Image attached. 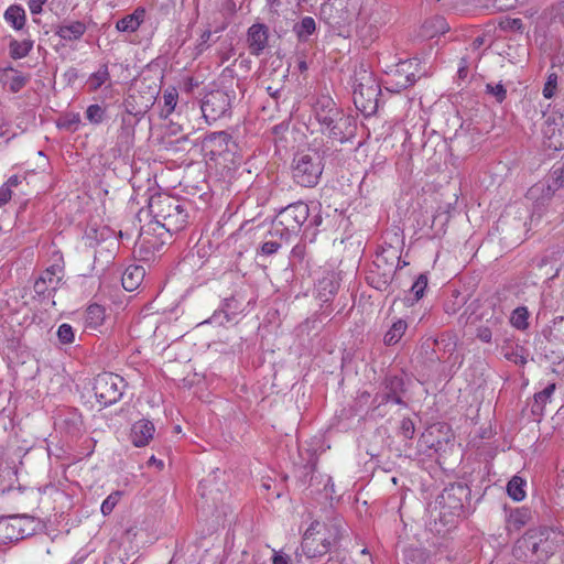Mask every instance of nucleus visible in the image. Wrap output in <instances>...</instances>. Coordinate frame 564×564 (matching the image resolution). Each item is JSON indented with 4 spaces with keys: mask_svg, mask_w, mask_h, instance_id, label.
Instances as JSON below:
<instances>
[{
    "mask_svg": "<svg viewBox=\"0 0 564 564\" xmlns=\"http://www.w3.org/2000/svg\"><path fill=\"white\" fill-rule=\"evenodd\" d=\"M145 17L143 8H137L133 13L126 15L116 23L120 32H134L139 29Z\"/></svg>",
    "mask_w": 564,
    "mask_h": 564,
    "instance_id": "obj_20",
    "label": "nucleus"
},
{
    "mask_svg": "<svg viewBox=\"0 0 564 564\" xmlns=\"http://www.w3.org/2000/svg\"><path fill=\"white\" fill-rule=\"evenodd\" d=\"M124 387V380L119 375L112 372L99 373L94 381L96 400L101 406L111 405L121 399Z\"/></svg>",
    "mask_w": 564,
    "mask_h": 564,
    "instance_id": "obj_7",
    "label": "nucleus"
},
{
    "mask_svg": "<svg viewBox=\"0 0 564 564\" xmlns=\"http://www.w3.org/2000/svg\"><path fill=\"white\" fill-rule=\"evenodd\" d=\"M338 284L333 275H326L321 279L316 285V297L323 302H329L336 294Z\"/></svg>",
    "mask_w": 564,
    "mask_h": 564,
    "instance_id": "obj_21",
    "label": "nucleus"
},
{
    "mask_svg": "<svg viewBox=\"0 0 564 564\" xmlns=\"http://www.w3.org/2000/svg\"><path fill=\"white\" fill-rule=\"evenodd\" d=\"M26 82H28L26 77L18 75L12 78V80L10 83V89L12 91H19L22 87L25 86Z\"/></svg>",
    "mask_w": 564,
    "mask_h": 564,
    "instance_id": "obj_45",
    "label": "nucleus"
},
{
    "mask_svg": "<svg viewBox=\"0 0 564 564\" xmlns=\"http://www.w3.org/2000/svg\"><path fill=\"white\" fill-rule=\"evenodd\" d=\"M549 340L564 345V317H560L553 322L549 332Z\"/></svg>",
    "mask_w": 564,
    "mask_h": 564,
    "instance_id": "obj_31",
    "label": "nucleus"
},
{
    "mask_svg": "<svg viewBox=\"0 0 564 564\" xmlns=\"http://www.w3.org/2000/svg\"><path fill=\"white\" fill-rule=\"evenodd\" d=\"M524 487L525 480L519 476H513L507 485V492L514 501H521L525 498Z\"/></svg>",
    "mask_w": 564,
    "mask_h": 564,
    "instance_id": "obj_27",
    "label": "nucleus"
},
{
    "mask_svg": "<svg viewBox=\"0 0 564 564\" xmlns=\"http://www.w3.org/2000/svg\"><path fill=\"white\" fill-rule=\"evenodd\" d=\"M145 275V270L141 265H130L122 274V286L124 290L132 292L139 288Z\"/></svg>",
    "mask_w": 564,
    "mask_h": 564,
    "instance_id": "obj_19",
    "label": "nucleus"
},
{
    "mask_svg": "<svg viewBox=\"0 0 564 564\" xmlns=\"http://www.w3.org/2000/svg\"><path fill=\"white\" fill-rule=\"evenodd\" d=\"M230 96L224 90L208 93L202 102V112L207 121H216L230 108Z\"/></svg>",
    "mask_w": 564,
    "mask_h": 564,
    "instance_id": "obj_11",
    "label": "nucleus"
},
{
    "mask_svg": "<svg viewBox=\"0 0 564 564\" xmlns=\"http://www.w3.org/2000/svg\"><path fill=\"white\" fill-rule=\"evenodd\" d=\"M32 48L30 42H17L13 41L10 45V54L13 58H22L29 54Z\"/></svg>",
    "mask_w": 564,
    "mask_h": 564,
    "instance_id": "obj_33",
    "label": "nucleus"
},
{
    "mask_svg": "<svg viewBox=\"0 0 564 564\" xmlns=\"http://www.w3.org/2000/svg\"><path fill=\"white\" fill-rule=\"evenodd\" d=\"M310 208L306 204L297 202L281 209L275 217V227H282L281 234H296L307 220Z\"/></svg>",
    "mask_w": 564,
    "mask_h": 564,
    "instance_id": "obj_10",
    "label": "nucleus"
},
{
    "mask_svg": "<svg viewBox=\"0 0 564 564\" xmlns=\"http://www.w3.org/2000/svg\"><path fill=\"white\" fill-rule=\"evenodd\" d=\"M341 534L340 519H330L327 522L314 521L303 535L302 551L310 558L323 556L340 540Z\"/></svg>",
    "mask_w": 564,
    "mask_h": 564,
    "instance_id": "obj_1",
    "label": "nucleus"
},
{
    "mask_svg": "<svg viewBox=\"0 0 564 564\" xmlns=\"http://www.w3.org/2000/svg\"><path fill=\"white\" fill-rule=\"evenodd\" d=\"M544 135L549 139V147L555 150L564 148V117L547 118Z\"/></svg>",
    "mask_w": 564,
    "mask_h": 564,
    "instance_id": "obj_13",
    "label": "nucleus"
},
{
    "mask_svg": "<svg viewBox=\"0 0 564 564\" xmlns=\"http://www.w3.org/2000/svg\"><path fill=\"white\" fill-rule=\"evenodd\" d=\"M121 491H115L112 494H110L105 500L104 502L101 503V513L104 516H108L112 512V510L115 509V507L117 506V503L119 502L120 498H121Z\"/></svg>",
    "mask_w": 564,
    "mask_h": 564,
    "instance_id": "obj_36",
    "label": "nucleus"
},
{
    "mask_svg": "<svg viewBox=\"0 0 564 564\" xmlns=\"http://www.w3.org/2000/svg\"><path fill=\"white\" fill-rule=\"evenodd\" d=\"M448 31V25L443 17H434L426 20L422 25V35L425 37H434Z\"/></svg>",
    "mask_w": 564,
    "mask_h": 564,
    "instance_id": "obj_23",
    "label": "nucleus"
},
{
    "mask_svg": "<svg viewBox=\"0 0 564 564\" xmlns=\"http://www.w3.org/2000/svg\"><path fill=\"white\" fill-rule=\"evenodd\" d=\"M406 327V323L402 319L394 322L384 335V344L389 346L397 344L404 335Z\"/></svg>",
    "mask_w": 564,
    "mask_h": 564,
    "instance_id": "obj_28",
    "label": "nucleus"
},
{
    "mask_svg": "<svg viewBox=\"0 0 564 564\" xmlns=\"http://www.w3.org/2000/svg\"><path fill=\"white\" fill-rule=\"evenodd\" d=\"M379 84L375 76L360 69L356 73V84L354 87V104L362 113L369 116L375 113L378 108Z\"/></svg>",
    "mask_w": 564,
    "mask_h": 564,
    "instance_id": "obj_5",
    "label": "nucleus"
},
{
    "mask_svg": "<svg viewBox=\"0 0 564 564\" xmlns=\"http://www.w3.org/2000/svg\"><path fill=\"white\" fill-rule=\"evenodd\" d=\"M555 390V384H549L544 390L534 394V403L532 405V413L541 415L545 404L549 402L551 395Z\"/></svg>",
    "mask_w": 564,
    "mask_h": 564,
    "instance_id": "obj_26",
    "label": "nucleus"
},
{
    "mask_svg": "<svg viewBox=\"0 0 564 564\" xmlns=\"http://www.w3.org/2000/svg\"><path fill=\"white\" fill-rule=\"evenodd\" d=\"M4 18L14 29L20 30L25 22V12L18 6H11L7 9Z\"/></svg>",
    "mask_w": 564,
    "mask_h": 564,
    "instance_id": "obj_29",
    "label": "nucleus"
},
{
    "mask_svg": "<svg viewBox=\"0 0 564 564\" xmlns=\"http://www.w3.org/2000/svg\"><path fill=\"white\" fill-rule=\"evenodd\" d=\"M155 429L152 422L148 420H140L132 425L131 441L134 446H145L153 437Z\"/></svg>",
    "mask_w": 564,
    "mask_h": 564,
    "instance_id": "obj_17",
    "label": "nucleus"
},
{
    "mask_svg": "<svg viewBox=\"0 0 564 564\" xmlns=\"http://www.w3.org/2000/svg\"><path fill=\"white\" fill-rule=\"evenodd\" d=\"M57 338L62 344H72L75 339L73 327L69 324H62L57 329Z\"/></svg>",
    "mask_w": 564,
    "mask_h": 564,
    "instance_id": "obj_37",
    "label": "nucleus"
},
{
    "mask_svg": "<svg viewBox=\"0 0 564 564\" xmlns=\"http://www.w3.org/2000/svg\"><path fill=\"white\" fill-rule=\"evenodd\" d=\"M388 261V260H391L390 264L393 265L394 264V261L399 262L400 260V256L398 254V251L395 249H393L392 247L388 248V249H383L381 251V253H379L377 256V261Z\"/></svg>",
    "mask_w": 564,
    "mask_h": 564,
    "instance_id": "obj_43",
    "label": "nucleus"
},
{
    "mask_svg": "<svg viewBox=\"0 0 564 564\" xmlns=\"http://www.w3.org/2000/svg\"><path fill=\"white\" fill-rule=\"evenodd\" d=\"M466 73H467V70H466V68H465V67H460V68L458 69V74H459V76H460V77L466 76Z\"/></svg>",
    "mask_w": 564,
    "mask_h": 564,
    "instance_id": "obj_56",
    "label": "nucleus"
},
{
    "mask_svg": "<svg viewBox=\"0 0 564 564\" xmlns=\"http://www.w3.org/2000/svg\"><path fill=\"white\" fill-rule=\"evenodd\" d=\"M509 24L513 30H520L522 28V21L520 19H513L509 22Z\"/></svg>",
    "mask_w": 564,
    "mask_h": 564,
    "instance_id": "obj_53",
    "label": "nucleus"
},
{
    "mask_svg": "<svg viewBox=\"0 0 564 564\" xmlns=\"http://www.w3.org/2000/svg\"><path fill=\"white\" fill-rule=\"evenodd\" d=\"M12 197V189L9 186L2 185L0 187V207L6 205Z\"/></svg>",
    "mask_w": 564,
    "mask_h": 564,
    "instance_id": "obj_48",
    "label": "nucleus"
},
{
    "mask_svg": "<svg viewBox=\"0 0 564 564\" xmlns=\"http://www.w3.org/2000/svg\"><path fill=\"white\" fill-rule=\"evenodd\" d=\"M533 513L528 507H519L506 511V530L509 533L520 531L524 525L531 522Z\"/></svg>",
    "mask_w": 564,
    "mask_h": 564,
    "instance_id": "obj_15",
    "label": "nucleus"
},
{
    "mask_svg": "<svg viewBox=\"0 0 564 564\" xmlns=\"http://www.w3.org/2000/svg\"><path fill=\"white\" fill-rule=\"evenodd\" d=\"M528 310L525 307H517L511 316V323L519 329H523L528 325Z\"/></svg>",
    "mask_w": 564,
    "mask_h": 564,
    "instance_id": "obj_34",
    "label": "nucleus"
},
{
    "mask_svg": "<svg viewBox=\"0 0 564 564\" xmlns=\"http://www.w3.org/2000/svg\"><path fill=\"white\" fill-rule=\"evenodd\" d=\"M64 276V268L59 263L48 267L34 282V292L37 295H45L55 291Z\"/></svg>",
    "mask_w": 564,
    "mask_h": 564,
    "instance_id": "obj_12",
    "label": "nucleus"
},
{
    "mask_svg": "<svg viewBox=\"0 0 564 564\" xmlns=\"http://www.w3.org/2000/svg\"><path fill=\"white\" fill-rule=\"evenodd\" d=\"M279 248L280 243L275 241H267L261 246V251L262 253L270 256L275 253L279 250Z\"/></svg>",
    "mask_w": 564,
    "mask_h": 564,
    "instance_id": "obj_47",
    "label": "nucleus"
},
{
    "mask_svg": "<svg viewBox=\"0 0 564 564\" xmlns=\"http://www.w3.org/2000/svg\"><path fill=\"white\" fill-rule=\"evenodd\" d=\"M386 399H387V401H392V402L398 403V404L402 403L401 398L398 397L397 394H387Z\"/></svg>",
    "mask_w": 564,
    "mask_h": 564,
    "instance_id": "obj_54",
    "label": "nucleus"
},
{
    "mask_svg": "<svg viewBox=\"0 0 564 564\" xmlns=\"http://www.w3.org/2000/svg\"><path fill=\"white\" fill-rule=\"evenodd\" d=\"M486 90L488 94L495 96L497 101L502 102L506 99L507 90L501 84H487Z\"/></svg>",
    "mask_w": 564,
    "mask_h": 564,
    "instance_id": "obj_42",
    "label": "nucleus"
},
{
    "mask_svg": "<svg viewBox=\"0 0 564 564\" xmlns=\"http://www.w3.org/2000/svg\"><path fill=\"white\" fill-rule=\"evenodd\" d=\"M267 4L272 12L278 13L284 7V1L283 0H267Z\"/></svg>",
    "mask_w": 564,
    "mask_h": 564,
    "instance_id": "obj_50",
    "label": "nucleus"
},
{
    "mask_svg": "<svg viewBox=\"0 0 564 564\" xmlns=\"http://www.w3.org/2000/svg\"><path fill=\"white\" fill-rule=\"evenodd\" d=\"M86 118L91 123H99L104 119V109L99 105H90L87 108Z\"/></svg>",
    "mask_w": 564,
    "mask_h": 564,
    "instance_id": "obj_40",
    "label": "nucleus"
},
{
    "mask_svg": "<svg viewBox=\"0 0 564 564\" xmlns=\"http://www.w3.org/2000/svg\"><path fill=\"white\" fill-rule=\"evenodd\" d=\"M316 29V24L313 18L305 17L301 23L295 25V32L300 39H307Z\"/></svg>",
    "mask_w": 564,
    "mask_h": 564,
    "instance_id": "obj_32",
    "label": "nucleus"
},
{
    "mask_svg": "<svg viewBox=\"0 0 564 564\" xmlns=\"http://www.w3.org/2000/svg\"><path fill=\"white\" fill-rule=\"evenodd\" d=\"M20 184V180L18 176H11L7 183L4 184V186H9V188L11 189L12 187L14 186H18Z\"/></svg>",
    "mask_w": 564,
    "mask_h": 564,
    "instance_id": "obj_52",
    "label": "nucleus"
},
{
    "mask_svg": "<svg viewBox=\"0 0 564 564\" xmlns=\"http://www.w3.org/2000/svg\"><path fill=\"white\" fill-rule=\"evenodd\" d=\"M550 531L545 527L530 529L523 536L517 540L512 554L519 561H538L544 560L549 556Z\"/></svg>",
    "mask_w": 564,
    "mask_h": 564,
    "instance_id": "obj_4",
    "label": "nucleus"
},
{
    "mask_svg": "<svg viewBox=\"0 0 564 564\" xmlns=\"http://www.w3.org/2000/svg\"><path fill=\"white\" fill-rule=\"evenodd\" d=\"M109 79H110V75H109L108 67H107V65H102L98 68V70H96L95 73H93L89 76V78L87 80V85L90 90H97L104 84L109 82Z\"/></svg>",
    "mask_w": 564,
    "mask_h": 564,
    "instance_id": "obj_30",
    "label": "nucleus"
},
{
    "mask_svg": "<svg viewBox=\"0 0 564 564\" xmlns=\"http://www.w3.org/2000/svg\"><path fill=\"white\" fill-rule=\"evenodd\" d=\"M289 562H290L289 555H286L282 552L273 551L272 564H289Z\"/></svg>",
    "mask_w": 564,
    "mask_h": 564,
    "instance_id": "obj_49",
    "label": "nucleus"
},
{
    "mask_svg": "<svg viewBox=\"0 0 564 564\" xmlns=\"http://www.w3.org/2000/svg\"><path fill=\"white\" fill-rule=\"evenodd\" d=\"M156 465L159 468H163V462L162 460H158L154 456L150 457L149 459V465Z\"/></svg>",
    "mask_w": 564,
    "mask_h": 564,
    "instance_id": "obj_55",
    "label": "nucleus"
},
{
    "mask_svg": "<svg viewBox=\"0 0 564 564\" xmlns=\"http://www.w3.org/2000/svg\"><path fill=\"white\" fill-rule=\"evenodd\" d=\"M562 188H564V170L558 167L553 170L544 181L531 186L527 196L538 205L543 206Z\"/></svg>",
    "mask_w": 564,
    "mask_h": 564,
    "instance_id": "obj_9",
    "label": "nucleus"
},
{
    "mask_svg": "<svg viewBox=\"0 0 564 564\" xmlns=\"http://www.w3.org/2000/svg\"><path fill=\"white\" fill-rule=\"evenodd\" d=\"M293 178L305 187L317 184L323 172L322 158L316 151L300 152L293 159Z\"/></svg>",
    "mask_w": 564,
    "mask_h": 564,
    "instance_id": "obj_6",
    "label": "nucleus"
},
{
    "mask_svg": "<svg viewBox=\"0 0 564 564\" xmlns=\"http://www.w3.org/2000/svg\"><path fill=\"white\" fill-rule=\"evenodd\" d=\"M105 308L98 304L88 306L85 315V326L88 329L97 330L105 322Z\"/></svg>",
    "mask_w": 564,
    "mask_h": 564,
    "instance_id": "obj_22",
    "label": "nucleus"
},
{
    "mask_svg": "<svg viewBox=\"0 0 564 564\" xmlns=\"http://www.w3.org/2000/svg\"><path fill=\"white\" fill-rule=\"evenodd\" d=\"M230 135L225 131L213 132L206 137L205 142L207 147L212 148V152L221 153L228 149Z\"/></svg>",
    "mask_w": 564,
    "mask_h": 564,
    "instance_id": "obj_24",
    "label": "nucleus"
},
{
    "mask_svg": "<svg viewBox=\"0 0 564 564\" xmlns=\"http://www.w3.org/2000/svg\"><path fill=\"white\" fill-rule=\"evenodd\" d=\"M269 30L264 24L257 23L249 28L247 42L249 52L259 55L268 45Z\"/></svg>",
    "mask_w": 564,
    "mask_h": 564,
    "instance_id": "obj_14",
    "label": "nucleus"
},
{
    "mask_svg": "<svg viewBox=\"0 0 564 564\" xmlns=\"http://www.w3.org/2000/svg\"><path fill=\"white\" fill-rule=\"evenodd\" d=\"M500 323V317L496 316L492 321H490L491 326H480L477 329V337L484 343H490L492 337V326H496Z\"/></svg>",
    "mask_w": 564,
    "mask_h": 564,
    "instance_id": "obj_38",
    "label": "nucleus"
},
{
    "mask_svg": "<svg viewBox=\"0 0 564 564\" xmlns=\"http://www.w3.org/2000/svg\"><path fill=\"white\" fill-rule=\"evenodd\" d=\"M556 85H557V76L555 74L549 75L547 80L543 88V96L547 99L552 98L554 96Z\"/></svg>",
    "mask_w": 564,
    "mask_h": 564,
    "instance_id": "obj_44",
    "label": "nucleus"
},
{
    "mask_svg": "<svg viewBox=\"0 0 564 564\" xmlns=\"http://www.w3.org/2000/svg\"><path fill=\"white\" fill-rule=\"evenodd\" d=\"M210 42H214L213 40V32L210 30H205L196 43V52L197 54H202L210 44Z\"/></svg>",
    "mask_w": 564,
    "mask_h": 564,
    "instance_id": "obj_41",
    "label": "nucleus"
},
{
    "mask_svg": "<svg viewBox=\"0 0 564 564\" xmlns=\"http://www.w3.org/2000/svg\"><path fill=\"white\" fill-rule=\"evenodd\" d=\"M426 286L427 278L424 274H421L411 289V292L414 294V301H419L423 296Z\"/></svg>",
    "mask_w": 564,
    "mask_h": 564,
    "instance_id": "obj_39",
    "label": "nucleus"
},
{
    "mask_svg": "<svg viewBox=\"0 0 564 564\" xmlns=\"http://www.w3.org/2000/svg\"><path fill=\"white\" fill-rule=\"evenodd\" d=\"M313 113L321 126L322 133L340 142L347 138L350 119L345 117L330 96H318L313 104Z\"/></svg>",
    "mask_w": 564,
    "mask_h": 564,
    "instance_id": "obj_3",
    "label": "nucleus"
},
{
    "mask_svg": "<svg viewBox=\"0 0 564 564\" xmlns=\"http://www.w3.org/2000/svg\"><path fill=\"white\" fill-rule=\"evenodd\" d=\"M86 31L84 23L76 21L67 25L59 26L57 35L63 40L74 41L78 40Z\"/></svg>",
    "mask_w": 564,
    "mask_h": 564,
    "instance_id": "obj_25",
    "label": "nucleus"
},
{
    "mask_svg": "<svg viewBox=\"0 0 564 564\" xmlns=\"http://www.w3.org/2000/svg\"><path fill=\"white\" fill-rule=\"evenodd\" d=\"M416 61H403L398 64L395 73L393 75L398 89L406 88L413 85L416 80L415 74L412 68L416 66Z\"/></svg>",
    "mask_w": 564,
    "mask_h": 564,
    "instance_id": "obj_18",
    "label": "nucleus"
},
{
    "mask_svg": "<svg viewBox=\"0 0 564 564\" xmlns=\"http://www.w3.org/2000/svg\"><path fill=\"white\" fill-rule=\"evenodd\" d=\"M46 2V0H30L29 7L32 13H40L42 10V6Z\"/></svg>",
    "mask_w": 564,
    "mask_h": 564,
    "instance_id": "obj_51",
    "label": "nucleus"
},
{
    "mask_svg": "<svg viewBox=\"0 0 564 564\" xmlns=\"http://www.w3.org/2000/svg\"><path fill=\"white\" fill-rule=\"evenodd\" d=\"M163 98H164V108L162 109V116H164L166 118L175 109V106L177 102V93L175 89H173L171 91H166L164 94Z\"/></svg>",
    "mask_w": 564,
    "mask_h": 564,
    "instance_id": "obj_35",
    "label": "nucleus"
},
{
    "mask_svg": "<svg viewBox=\"0 0 564 564\" xmlns=\"http://www.w3.org/2000/svg\"><path fill=\"white\" fill-rule=\"evenodd\" d=\"M328 23L337 29L349 25L359 13L358 0H333L322 8Z\"/></svg>",
    "mask_w": 564,
    "mask_h": 564,
    "instance_id": "obj_8",
    "label": "nucleus"
},
{
    "mask_svg": "<svg viewBox=\"0 0 564 564\" xmlns=\"http://www.w3.org/2000/svg\"><path fill=\"white\" fill-rule=\"evenodd\" d=\"M401 429L403 432V435L405 437L411 438L414 433V424L410 419H403L401 423Z\"/></svg>",
    "mask_w": 564,
    "mask_h": 564,
    "instance_id": "obj_46",
    "label": "nucleus"
},
{
    "mask_svg": "<svg viewBox=\"0 0 564 564\" xmlns=\"http://www.w3.org/2000/svg\"><path fill=\"white\" fill-rule=\"evenodd\" d=\"M149 210L155 223L170 234H175L185 228L187 213L183 204L167 194L153 195L149 200Z\"/></svg>",
    "mask_w": 564,
    "mask_h": 564,
    "instance_id": "obj_2",
    "label": "nucleus"
},
{
    "mask_svg": "<svg viewBox=\"0 0 564 564\" xmlns=\"http://www.w3.org/2000/svg\"><path fill=\"white\" fill-rule=\"evenodd\" d=\"M20 521L17 516L0 518V542L18 541L24 536L20 530Z\"/></svg>",
    "mask_w": 564,
    "mask_h": 564,
    "instance_id": "obj_16",
    "label": "nucleus"
}]
</instances>
